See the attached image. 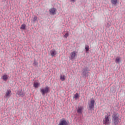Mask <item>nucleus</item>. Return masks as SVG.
I'll return each mask as SVG.
<instances>
[{
  "label": "nucleus",
  "instance_id": "f257e3e1",
  "mask_svg": "<svg viewBox=\"0 0 125 125\" xmlns=\"http://www.w3.org/2000/svg\"><path fill=\"white\" fill-rule=\"evenodd\" d=\"M112 123L116 125L119 123V117L117 116L116 113H114L112 117Z\"/></svg>",
  "mask_w": 125,
  "mask_h": 125
},
{
  "label": "nucleus",
  "instance_id": "f03ea898",
  "mask_svg": "<svg viewBox=\"0 0 125 125\" xmlns=\"http://www.w3.org/2000/svg\"><path fill=\"white\" fill-rule=\"evenodd\" d=\"M41 92L42 95H45V93H48V92H49V87H48V86H47L46 87L44 88V89H41Z\"/></svg>",
  "mask_w": 125,
  "mask_h": 125
},
{
  "label": "nucleus",
  "instance_id": "7ed1b4c3",
  "mask_svg": "<svg viewBox=\"0 0 125 125\" xmlns=\"http://www.w3.org/2000/svg\"><path fill=\"white\" fill-rule=\"evenodd\" d=\"M104 125H109L110 124V118L109 115L106 116L104 119H103Z\"/></svg>",
  "mask_w": 125,
  "mask_h": 125
},
{
  "label": "nucleus",
  "instance_id": "20e7f679",
  "mask_svg": "<svg viewBox=\"0 0 125 125\" xmlns=\"http://www.w3.org/2000/svg\"><path fill=\"white\" fill-rule=\"evenodd\" d=\"M58 125H68V122L64 118L61 119Z\"/></svg>",
  "mask_w": 125,
  "mask_h": 125
},
{
  "label": "nucleus",
  "instance_id": "39448f33",
  "mask_svg": "<svg viewBox=\"0 0 125 125\" xmlns=\"http://www.w3.org/2000/svg\"><path fill=\"white\" fill-rule=\"evenodd\" d=\"M76 57H77V52L76 51H74L73 52L71 53L70 57L71 60H73V59H75V58H76Z\"/></svg>",
  "mask_w": 125,
  "mask_h": 125
},
{
  "label": "nucleus",
  "instance_id": "423d86ee",
  "mask_svg": "<svg viewBox=\"0 0 125 125\" xmlns=\"http://www.w3.org/2000/svg\"><path fill=\"white\" fill-rule=\"evenodd\" d=\"M16 96L17 97H18V96L19 95L20 96H21V97H24V96H25V93H24V92H23V91H22V90H21L20 91L18 92V93L16 94Z\"/></svg>",
  "mask_w": 125,
  "mask_h": 125
},
{
  "label": "nucleus",
  "instance_id": "0eeeda50",
  "mask_svg": "<svg viewBox=\"0 0 125 125\" xmlns=\"http://www.w3.org/2000/svg\"><path fill=\"white\" fill-rule=\"evenodd\" d=\"M5 96L6 98H9L11 96V90H7L5 92Z\"/></svg>",
  "mask_w": 125,
  "mask_h": 125
},
{
  "label": "nucleus",
  "instance_id": "6e6552de",
  "mask_svg": "<svg viewBox=\"0 0 125 125\" xmlns=\"http://www.w3.org/2000/svg\"><path fill=\"white\" fill-rule=\"evenodd\" d=\"M57 10L55 8H52L49 10V12L50 14H52L53 15H54L56 14Z\"/></svg>",
  "mask_w": 125,
  "mask_h": 125
},
{
  "label": "nucleus",
  "instance_id": "1a4fd4ad",
  "mask_svg": "<svg viewBox=\"0 0 125 125\" xmlns=\"http://www.w3.org/2000/svg\"><path fill=\"white\" fill-rule=\"evenodd\" d=\"M83 106H78V109H77V112L78 114H83Z\"/></svg>",
  "mask_w": 125,
  "mask_h": 125
},
{
  "label": "nucleus",
  "instance_id": "9d476101",
  "mask_svg": "<svg viewBox=\"0 0 125 125\" xmlns=\"http://www.w3.org/2000/svg\"><path fill=\"white\" fill-rule=\"evenodd\" d=\"M94 100H92L90 102V104L89 105V107L90 108V109H94Z\"/></svg>",
  "mask_w": 125,
  "mask_h": 125
},
{
  "label": "nucleus",
  "instance_id": "9b49d317",
  "mask_svg": "<svg viewBox=\"0 0 125 125\" xmlns=\"http://www.w3.org/2000/svg\"><path fill=\"white\" fill-rule=\"evenodd\" d=\"M50 53L52 57H53V56L56 55V51L55 49H52L50 51Z\"/></svg>",
  "mask_w": 125,
  "mask_h": 125
},
{
  "label": "nucleus",
  "instance_id": "f8f14e48",
  "mask_svg": "<svg viewBox=\"0 0 125 125\" xmlns=\"http://www.w3.org/2000/svg\"><path fill=\"white\" fill-rule=\"evenodd\" d=\"M34 87L35 88H38L40 86V83L38 82H35L33 84Z\"/></svg>",
  "mask_w": 125,
  "mask_h": 125
},
{
  "label": "nucleus",
  "instance_id": "ddd939ff",
  "mask_svg": "<svg viewBox=\"0 0 125 125\" xmlns=\"http://www.w3.org/2000/svg\"><path fill=\"white\" fill-rule=\"evenodd\" d=\"M111 2L112 4L116 5L119 2V0H111Z\"/></svg>",
  "mask_w": 125,
  "mask_h": 125
},
{
  "label": "nucleus",
  "instance_id": "4468645a",
  "mask_svg": "<svg viewBox=\"0 0 125 125\" xmlns=\"http://www.w3.org/2000/svg\"><path fill=\"white\" fill-rule=\"evenodd\" d=\"M2 79L3 81H7V79H8V76L6 74L3 75V76L2 77Z\"/></svg>",
  "mask_w": 125,
  "mask_h": 125
},
{
  "label": "nucleus",
  "instance_id": "2eb2a0df",
  "mask_svg": "<svg viewBox=\"0 0 125 125\" xmlns=\"http://www.w3.org/2000/svg\"><path fill=\"white\" fill-rule=\"evenodd\" d=\"M60 80H61L62 82H64L65 80H66V77L65 76V75H61L60 76Z\"/></svg>",
  "mask_w": 125,
  "mask_h": 125
},
{
  "label": "nucleus",
  "instance_id": "dca6fc26",
  "mask_svg": "<svg viewBox=\"0 0 125 125\" xmlns=\"http://www.w3.org/2000/svg\"><path fill=\"white\" fill-rule=\"evenodd\" d=\"M85 49L86 52L88 51V50H89V46H88V45H85Z\"/></svg>",
  "mask_w": 125,
  "mask_h": 125
},
{
  "label": "nucleus",
  "instance_id": "f3484780",
  "mask_svg": "<svg viewBox=\"0 0 125 125\" xmlns=\"http://www.w3.org/2000/svg\"><path fill=\"white\" fill-rule=\"evenodd\" d=\"M120 60H121V58H117L116 60V63H120Z\"/></svg>",
  "mask_w": 125,
  "mask_h": 125
},
{
  "label": "nucleus",
  "instance_id": "a211bd4d",
  "mask_svg": "<svg viewBox=\"0 0 125 125\" xmlns=\"http://www.w3.org/2000/svg\"><path fill=\"white\" fill-rule=\"evenodd\" d=\"M79 97H80V96L79 95V94L76 93L74 95V98H75V99H77V98H79Z\"/></svg>",
  "mask_w": 125,
  "mask_h": 125
},
{
  "label": "nucleus",
  "instance_id": "6ab92c4d",
  "mask_svg": "<svg viewBox=\"0 0 125 125\" xmlns=\"http://www.w3.org/2000/svg\"><path fill=\"white\" fill-rule=\"evenodd\" d=\"M38 19L37 16H35L33 19V22H36V21Z\"/></svg>",
  "mask_w": 125,
  "mask_h": 125
},
{
  "label": "nucleus",
  "instance_id": "aec40b11",
  "mask_svg": "<svg viewBox=\"0 0 125 125\" xmlns=\"http://www.w3.org/2000/svg\"><path fill=\"white\" fill-rule=\"evenodd\" d=\"M64 38H68V37H69V34H68V33H66L64 36Z\"/></svg>",
  "mask_w": 125,
  "mask_h": 125
},
{
  "label": "nucleus",
  "instance_id": "412c9836",
  "mask_svg": "<svg viewBox=\"0 0 125 125\" xmlns=\"http://www.w3.org/2000/svg\"><path fill=\"white\" fill-rule=\"evenodd\" d=\"M21 29H25V24L21 25Z\"/></svg>",
  "mask_w": 125,
  "mask_h": 125
},
{
  "label": "nucleus",
  "instance_id": "4be33fe9",
  "mask_svg": "<svg viewBox=\"0 0 125 125\" xmlns=\"http://www.w3.org/2000/svg\"><path fill=\"white\" fill-rule=\"evenodd\" d=\"M71 2H75L76 1V0H70Z\"/></svg>",
  "mask_w": 125,
  "mask_h": 125
}]
</instances>
